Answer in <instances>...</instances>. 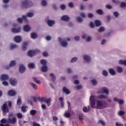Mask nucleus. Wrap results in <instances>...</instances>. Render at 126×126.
Wrapping results in <instances>:
<instances>
[{
    "mask_svg": "<svg viewBox=\"0 0 126 126\" xmlns=\"http://www.w3.org/2000/svg\"><path fill=\"white\" fill-rule=\"evenodd\" d=\"M91 107L95 109H105L107 108V103H103L100 100H95V97L91 95L90 97Z\"/></svg>",
    "mask_w": 126,
    "mask_h": 126,
    "instance_id": "obj_1",
    "label": "nucleus"
},
{
    "mask_svg": "<svg viewBox=\"0 0 126 126\" xmlns=\"http://www.w3.org/2000/svg\"><path fill=\"white\" fill-rule=\"evenodd\" d=\"M22 5L24 8H28L32 6V2L26 0L22 2Z\"/></svg>",
    "mask_w": 126,
    "mask_h": 126,
    "instance_id": "obj_2",
    "label": "nucleus"
},
{
    "mask_svg": "<svg viewBox=\"0 0 126 126\" xmlns=\"http://www.w3.org/2000/svg\"><path fill=\"white\" fill-rule=\"evenodd\" d=\"M41 102H45L47 104V106L50 107L51 106V102H52V99L51 98H47V97H42Z\"/></svg>",
    "mask_w": 126,
    "mask_h": 126,
    "instance_id": "obj_3",
    "label": "nucleus"
},
{
    "mask_svg": "<svg viewBox=\"0 0 126 126\" xmlns=\"http://www.w3.org/2000/svg\"><path fill=\"white\" fill-rule=\"evenodd\" d=\"M1 109L3 112V114L4 113H8L9 112V109L8 108V106H7V103H5L3 104L1 107Z\"/></svg>",
    "mask_w": 126,
    "mask_h": 126,
    "instance_id": "obj_4",
    "label": "nucleus"
},
{
    "mask_svg": "<svg viewBox=\"0 0 126 126\" xmlns=\"http://www.w3.org/2000/svg\"><path fill=\"white\" fill-rule=\"evenodd\" d=\"M40 52V50H30L28 52V56L29 57H33L34 55H36V54H38V53Z\"/></svg>",
    "mask_w": 126,
    "mask_h": 126,
    "instance_id": "obj_5",
    "label": "nucleus"
},
{
    "mask_svg": "<svg viewBox=\"0 0 126 126\" xmlns=\"http://www.w3.org/2000/svg\"><path fill=\"white\" fill-rule=\"evenodd\" d=\"M9 82L12 86H16L17 85V80L16 79H10Z\"/></svg>",
    "mask_w": 126,
    "mask_h": 126,
    "instance_id": "obj_6",
    "label": "nucleus"
},
{
    "mask_svg": "<svg viewBox=\"0 0 126 126\" xmlns=\"http://www.w3.org/2000/svg\"><path fill=\"white\" fill-rule=\"evenodd\" d=\"M100 91H101L102 93H105L106 96L109 95V90L106 87L102 88Z\"/></svg>",
    "mask_w": 126,
    "mask_h": 126,
    "instance_id": "obj_7",
    "label": "nucleus"
},
{
    "mask_svg": "<svg viewBox=\"0 0 126 126\" xmlns=\"http://www.w3.org/2000/svg\"><path fill=\"white\" fill-rule=\"evenodd\" d=\"M16 64V62L14 60L11 61L9 66H6L5 67V69H9V67L11 66H14Z\"/></svg>",
    "mask_w": 126,
    "mask_h": 126,
    "instance_id": "obj_8",
    "label": "nucleus"
},
{
    "mask_svg": "<svg viewBox=\"0 0 126 126\" xmlns=\"http://www.w3.org/2000/svg\"><path fill=\"white\" fill-rule=\"evenodd\" d=\"M17 121V119H16V118L13 117L12 119L9 118L7 122L9 124H15Z\"/></svg>",
    "mask_w": 126,
    "mask_h": 126,
    "instance_id": "obj_9",
    "label": "nucleus"
},
{
    "mask_svg": "<svg viewBox=\"0 0 126 126\" xmlns=\"http://www.w3.org/2000/svg\"><path fill=\"white\" fill-rule=\"evenodd\" d=\"M21 31V28L19 27L17 29L14 28L11 29V32L12 33H19Z\"/></svg>",
    "mask_w": 126,
    "mask_h": 126,
    "instance_id": "obj_10",
    "label": "nucleus"
},
{
    "mask_svg": "<svg viewBox=\"0 0 126 126\" xmlns=\"http://www.w3.org/2000/svg\"><path fill=\"white\" fill-rule=\"evenodd\" d=\"M59 41L62 45V47H66L67 46V42L66 41H64L62 40V37H59Z\"/></svg>",
    "mask_w": 126,
    "mask_h": 126,
    "instance_id": "obj_11",
    "label": "nucleus"
},
{
    "mask_svg": "<svg viewBox=\"0 0 126 126\" xmlns=\"http://www.w3.org/2000/svg\"><path fill=\"white\" fill-rule=\"evenodd\" d=\"M25 69H26V68L25 67V66H24V65L23 64L20 65L19 70L21 73H23V72L25 71Z\"/></svg>",
    "mask_w": 126,
    "mask_h": 126,
    "instance_id": "obj_12",
    "label": "nucleus"
},
{
    "mask_svg": "<svg viewBox=\"0 0 126 126\" xmlns=\"http://www.w3.org/2000/svg\"><path fill=\"white\" fill-rule=\"evenodd\" d=\"M107 98H108V95H105L104 94H100L96 96V99H99L100 100L107 99Z\"/></svg>",
    "mask_w": 126,
    "mask_h": 126,
    "instance_id": "obj_13",
    "label": "nucleus"
},
{
    "mask_svg": "<svg viewBox=\"0 0 126 126\" xmlns=\"http://www.w3.org/2000/svg\"><path fill=\"white\" fill-rule=\"evenodd\" d=\"M14 40L16 43H20L21 41L22 40L21 37L19 36H16L14 38Z\"/></svg>",
    "mask_w": 126,
    "mask_h": 126,
    "instance_id": "obj_14",
    "label": "nucleus"
},
{
    "mask_svg": "<svg viewBox=\"0 0 126 126\" xmlns=\"http://www.w3.org/2000/svg\"><path fill=\"white\" fill-rule=\"evenodd\" d=\"M61 19L63 21H69V20L70 19L69 17L67 15H63L61 17Z\"/></svg>",
    "mask_w": 126,
    "mask_h": 126,
    "instance_id": "obj_15",
    "label": "nucleus"
},
{
    "mask_svg": "<svg viewBox=\"0 0 126 126\" xmlns=\"http://www.w3.org/2000/svg\"><path fill=\"white\" fill-rule=\"evenodd\" d=\"M9 76L7 74H2L1 75L0 79L1 80H7L8 79Z\"/></svg>",
    "mask_w": 126,
    "mask_h": 126,
    "instance_id": "obj_16",
    "label": "nucleus"
},
{
    "mask_svg": "<svg viewBox=\"0 0 126 126\" xmlns=\"http://www.w3.org/2000/svg\"><path fill=\"white\" fill-rule=\"evenodd\" d=\"M27 46H28V42H24L22 44V50H23V51H26Z\"/></svg>",
    "mask_w": 126,
    "mask_h": 126,
    "instance_id": "obj_17",
    "label": "nucleus"
},
{
    "mask_svg": "<svg viewBox=\"0 0 126 126\" xmlns=\"http://www.w3.org/2000/svg\"><path fill=\"white\" fill-rule=\"evenodd\" d=\"M113 100L115 102H118L120 105H122V104H124V103L123 100L119 99L117 97H114Z\"/></svg>",
    "mask_w": 126,
    "mask_h": 126,
    "instance_id": "obj_18",
    "label": "nucleus"
},
{
    "mask_svg": "<svg viewBox=\"0 0 126 126\" xmlns=\"http://www.w3.org/2000/svg\"><path fill=\"white\" fill-rule=\"evenodd\" d=\"M23 29L25 32H29L31 30V28L28 25H26L24 27Z\"/></svg>",
    "mask_w": 126,
    "mask_h": 126,
    "instance_id": "obj_19",
    "label": "nucleus"
},
{
    "mask_svg": "<svg viewBox=\"0 0 126 126\" xmlns=\"http://www.w3.org/2000/svg\"><path fill=\"white\" fill-rule=\"evenodd\" d=\"M47 23L48 26L52 27L54 24H55V22L53 20H48L47 21Z\"/></svg>",
    "mask_w": 126,
    "mask_h": 126,
    "instance_id": "obj_20",
    "label": "nucleus"
},
{
    "mask_svg": "<svg viewBox=\"0 0 126 126\" xmlns=\"http://www.w3.org/2000/svg\"><path fill=\"white\" fill-rule=\"evenodd\" d=\"M63 91L64 93H65L67 95L70 94V92L65 87H63Z\"/></svg>",
    "mask_w": 126,
    "mask_h": 126,
    "instance_id": "obj_21",
    "label": "nucleus"
},
{
    "mask_svg": "<svg viewBox=\"0 0 126 126\" xmlns=\"http://www.w3.org/2000/svg\"><path fill=\"white\" fill-rule=\"evenodd\" d=\"M84 60L86 61L87 63H89L90 61H91V58L87 55L84 56Z\"/></svg>",
    "mask_w": 126,
    "mask_h": 126,
    "instance_id": "obj_22",
    "label": "nucleus"
},
{
    "mask_svg": "<svg viewBox=\"0 0 126 126\" xmlns=\"http://www.w3.org/2000/svg\"><path fill=\"white\" fill-rule=\"evenodd\" d=\"M8 94L9 96H15L16 93H15L14 91L10 90L8 91Z\"/></svg>",
    "mask_w": 126,
    "mask_h": 126,
    "instance_id": "obj_23",
    "label": "nucleus"
},
{
    "mask_svg": "<svg viewBox=\"0 0 126 126\" xmlns=\"http://www.w3.org/2000/svg\"><path fill=\"white\" fill-rule=\"evenodd\" d=\"M83 110L84 113H88L90 111V107L89 106H88V108L87 107H84Z\"/></svg>",
    "mask_w": 126,
    "mask_h": 126,
    "instance_id": "obj_24",
    "label": "nucleus"
},
{
    "mask_svg": "<svg viewBox=\"0 0 126 126\" xmlns=\"http://www.w3.org/2000/svg\"><path fill=\"white\" fill-rule=\"evenodd\" d=\"M96 13H97V14H99V15H103L104 14V12L103 11V10L101 9H98L96 10Z\"/></svg>",
    "mask_w": 126,
    "mask_h": 126,
    "instance_id": "obj_25",
    "label": "nucleus"
},
{
    "mask_svg": "<svg viewBox=\"0 0 126 126\" xmlns=\"http://www.w3.org/2000/svg\"><path fill=\"white\" fill-rule=\"evenodd\" d=\"M47 71H48V67L47 66V65L43 66L41 67V71H42V72H47Z\"/></svg>",
    "mask_w": 126,
    "mask_h": 126,
    "instance_id": "obj_26",
    "label": "nucleus"
},
{
    "mask_svg": "<svg viewBox=\"0 0 126 126\" xmlns=\"http://www.w3.org/2000/svg\"><path fill=\"white\" fill-rule=\"evenodd\" d=\"M108 71L111 75H115L116 74V71H115V70L113 68H110Z\"/></svg>",
    "mask_w": 126,
    "mask_h": 126,
    "instance_id": "obj_27",
    "label": "nucleus"
},
{
    "mask_svg": "<svg viewBox=\"0 0 126 126\" xmlns=\"http://www.w3.org/2000/svg\"><path fill=\"white\" fill-rule=\"evenodd\" d=\"M94 24L96 27H99V26H101V22L98 20H96L94 21Z\"/></svg>",
    "mask_w": 126,
    "mask_h": 126,
    "instance_id": "obj_28",
    "label": "nucleus"
},
{
    "mask_svg": "<svg viewBox=\"0 0 126 126\" xmlns=\"http://www.w3.org/2000/svg\"><path fill=\"white\" fill-rule=\"evenodd\" d=\"M31 37L32 39H36V38L38 37V35H37V33L35 32H32L31 34Z\"/></svg>",
    "mask_w": 126,
    "mask_h": 126,
    "instance_id": "obj_29",
    "label": "nucleus"
},
{
    "mask_svg": "<svg viewBox=\"0 0 126 126\" xmlns=\"http://www.w3.org/2000/svg\"><path fill=\"white\" fill-rule=\"evenodd\" d=\"M33 101L35 102H36L38 101H40V102H42V97H33Z\"/></svg>",
    "mask_w": 126,
    "mask_h": 126,
    "instance_id": "obj_30",
    "label": "nucleus"
},
{
    "mask_svg": "<svg viewBox=\"0 0 126 126\" xmlns=\"http://www.w3.org/2000/svg\"><path fill=\"white\" fill-rule=\"evenodd\" d=\"M28 107L27 106H22L21 107V111L23 112V113H26L27 112V110H26Z\"/></svg>",
    "mask_w": 126,
    "mask_h": 126,
    "instance_id": "obj_31",
    "label": "nucleus"
},
{
    "mask_svg": "<svg viewBox=\"0 0 126 126\" xmlns=\"http://www.w3.org/2000/svg\"><path fill=\"white\" fill-rule=\"evenodd\" d=\"M40 63L43 65V66L47 65V61L44 59L40 60Z\"/></svg>",
    "mask_w": 126,
    "mask_h": 126,
    "instance_id": "obj_32",
    "label": "nucleus"
},
{
    "mask_svg": "<svg viewBox=\"0 0 126 126\" xmlns=\"http://www.w3.org/2000/svg\"><path fill=\"white\" fill-rule=\"evenodd\" d=\"M28 66L29 68H35V64L34 63H30L28 64Z\"/></svg>",
    "mask_w": 126,
    "mask_h": 126,
    "instance_id": "obj_33",
    "label": "nucleus"
},
{
    "mask_svg": "<svg viewBox=\"0 0 126 126\" xmlns=\"http://www.w3.org/2000/svg\"><path fill=\"white\" fill-rule=\"evenodd\" d=\"M32 79H33V81H34V82H35L37 84H41V81L40 80H37V78L33 77Z\"/></svg>",
    "mask_w": 126,
    "mask_h": 126,
    "instance_id": "obj_34",
    "label": "nucleus"
},
{
    "mask_svg": "<svg viewBox=\"0 0 126 126\" xmlns=\"http://www.w3.org/2000/svg\"><path fill=\"white\" fill-rule=\"evenodd\" d=\"M30 113L32 116H35L37 113V111H36V110L32 109L30 111Z\"/></svg>",
    "mask_w": 126,
    "mask_h": 126,
    "instance_id": "obj_35",
    "label": "nucleus"
},
{
    "mask_svg": "<svg viewBox=\"0 0 126 126\" xmlns=\"http://www.w3.org/2000/svg\"><path fill=\"white\" fill-rule=\"evenodd\" d=\"M50 76L52 77V81H53V82H55V81L56 80V76H55V74H54V73H51L50 74Z\"/></svg>",
    "mask_w": 126,
    "mask_h": 126,
    "instance_id": "obj_36",
    "label": "nucleus"
},
{
    "mask_svg": "<svg viewBox=\"0 0 126 126\" xmlns=\"http://www.w3.org/2000/svg\"><path fill=\"white\" fill-rule=\"evenodd\" d=\"M30 85L35 90H37L38 88V87L37 86V85L33 83H31Z\"/></svg>",
    "mask_w": 126,
    "mask_h": 126,
    "instance_id": "obj_37",
    "label": "nucleus"
},
{
    "mask_svg": "<svg viewBox=\"0 0 126 126\" xmlns=\"http://www.w3.org/2000/svg\"><path fill=\"white\" fill-rule=\"evenodd\" d=\"M117 71L119 73H122V72L123 71L124 69H123L122 67L120 66H117Z\"/></svg>",
    "mask_w": 126,
    "mask_h": 126,
    "instance_id": "obj_38",
    "label": "nucleus"
},
{
    "mask_svg": "<svg viewBox=\"0 0 126 126\" xmlns=\"http://www.w3.org/2000/svg\"><path fill=\"white\" fill-rule=\"evenodd\" d=\"M64 116L65 117V118H70L71 117V115H70V113L68 112H65L64 113Z\"/></svg>",
    "mask_w": 126,
    "mask_h": 126,
    "instance_id": "obj_39",
    "label": "nucleus"
},
{
    "mask_svg": "<svg viewBox=\"0 0 126 126\" xmlns=\"http://www.w3.org/2000/svg\"><path fill=\"white\" fill-rule=\"evenodd\" d=\"M41 4L43 6H46V5L48 4V3L47 2V1H46V0H42L41 1Z\"/></svg>",
    "mask_w": 126,
    "mask_h": 126,
    "instance_id": "obj_40",
    "label": "nucleus"
},
{
    "mask_svg": "<svg viewBox=\"0 0 126 126\" xmlns=\"http://www.w3.org/2000/svg\"><path fill=\"white\" fill-rule=\"evenodd\" d=\"M119 63L120 64H124V65L126 66V60H120Z\"/></svg>",
    "mask_w": 126,
    "mask_h": 126,
    "instance_id": "obj_41",
    "label": "nucleus"
},
{
    "mask_svg": "<svg viewBox=\"0 0 126 126\" xmlns=\"http://www.w3.org/2000/svg\"><path fill=\"white\" fill-rule=\"evenodd\" d=\"M16 48H17L16 44H11L10 45V50H13L14 49H16Z\"/></svg>",
    "mask_w": 126,
    "mask_h": 126,
    "instance_id": "obj_42",
    "label": "nucleus"
},
{
    "mask_svg": "<svg viewBox=\"0 0 126 126\" xmlns=\"http://www.w3.org/2000/svg\"><path fill=\"white\" fill-rule=\"evenodd\" d=\"M17 117L18 119H22L23 118V115L22 113H18L17 114Z\"/></svg>",
    "mask_w": 126,
    "mask_h": 126,
    "instance_id": "obj_43",
    "label": "nucleus"
},
{
    "mask_svg": "<svg viewBox=\"0 0 126 126\" xmlns=\"http://www.w3.org/2000/svg\"><path fill=\"white\" fill-rule=\"evenodd\" d=\"M27 16H28V17H33L34 14L32 12H29L27 14Z\"/></svg>",
    "mask_w": 126,
    "mask_h": 126,
    "instance_id": "obj_44",
    "label": "nucleus"
},
{
    "mask_svg": "<svg viewBox=\"0 0 126 126\" xmlns=\"http://www.w3.org/2000/svg\"><path fill=\"white\" fill-rule=\"evenodd\" d=\"M105 31V28L103 27H100L98 30V32H104Z\"/></svg>",
    "mask_w": 126,
    "mask_h": 126,
    "instance_id": "obj_45",
    "label": "nucleus"
},
{
    "mask_svg": "<svg viewBox=\"0 0 126 126\" xmlns=\"http://www.w3.org/2000/svg\"><path fill=\"white\" fill-rule=\"evenodd\" d=\"M125 111L121 110L118 112V116H123V115H125Z\"/></svg>",
    "mask_w": 126,
    "mask_h": 126,
    "instance_id": "obj_46",
    "label": "nucleus"
},
{
    "mask_svg": "<svg viewBox=\"0 0 126 126\" xmlns=\"http://www.w3.org/2000/svg\"><path fill=\"white\" fill-rule=\"evenodd\" d=\"M76 20L78 22H82V21H83V19H82V18H81L80 17H77L76 18Z\"/></svg>",
    "mask_w": 126,
    "mask_h": 126,
    "instance_id": "obj_47",
    "label": "nucleus"
},
{
    "mask_svg": "<svg viewBox=\"0 0 126 126\" xmlns=\"http://www.w3.org/2000/svg\"><path fill=\"white\" fill-rule=\"evenodd\" d=\"M102 74L104 76H107L108 75V71L106 70H104L102 71Z\"/></svg>",
    "mask_w": 126,
    "mask_h": 126,
    "instance_id": "obj_48",
    "label": "nucleus"
},
{
    "mask_svg": "<svg viewBox=\"0 0 126 126\" xmlns=\"http://www.w3.org/2000/svg\"><path fill=\"white\" fill-rule=\"evenodd\" d=\"M121 7H126V3L125 2H122L120 5Z\"/></svg>",
    "mask_w": 126,
    "mask_h": 126,
    "instance_id": "obj_49",
    "label": "nucleus"
},
{
    "mask_svg": "<svg viewBox=\"0 0 126 126\" xmlns=\"http://www.w3.org/2000/svg\"><path fill=\"white\" fill-rule=\"evenodd\" d=\"M76 61H77V58L76 57H73L71 60V63H74Z\"/></svg>",
    "mask_w": 126,
    "mask_h": 126,
    "instance_id": "obj_50",
    "label": "nucleus"
},
{
    "mask_svg": "<svg viewBox=\"0 0 126 126\" xmlns=\"http://www.w3.org/2000/svg\"><path fill=\"white\" fill-rule=\"evenodd\" d=\"M113 15L115 16V17H118V16H119V12L117 11L114 12Z\"/></svg>",
    "mask_w": 126,
    "mask_h": 126,
    "instance_id": "obj_51",
    "label": "nucleus"
},
{
    "mask_svg": "<svg viewBox=\"0 0 126 126\" xmlns=\"http://www.w3.org/2000/svg\"><path fill=\"white\" fill-rule=\"evenodd\" d=\"M92 83L93 84V85H96L97 84V81L95 79H93L92 80Z\"/></svg>",
    "mask_w": 126,
    "mask_h": 126,
    "instance_id": "obj_52",
    "label": "nucleus"
},
{
    "mask_svg": "<svg viewBox=\"0 0 126 126\" xmlns=\"http://www.w3.org/2000/svg\"><path fill=\"white\" fill-rule=\"evenodd\" d=\"M17 104L18 106H20L21 105V99L19 98L17 100Z\"/></svg>",
    "mask_w": 126,
    "mask_h": 126,
    "instance_id": "obj_53",
    "label": "nucleus"
},
{
    "mask_svg": "<svg viewBox=\"0 0 126 126\" xmlns=\"http://www.w3.org/2000/svg\"><path fill=\"white\" fill-rule=\"evenodd\" d=\"M60 8L62 10H63L64 9H65V5L64 4H62L60 6Z\"/></svg>",
    "mask_w": 126,
    "mask_h": 126,
    "instance_id": "obj_54",
    "label": "nucleus"
},
{
    "mask_svg": "<svg viewBox=\"0 0 126 126\" xmlns=\"http://www.w3.org/2000/svg\"><path fill=\"white\" fill-rule=\"evenodd\" d=\"M68 6L69 7L72 8L74 6L73 3L72 2H70L68 3Z\"/></svg>",
    "mask_w": 126,
    "mask_h": 126,
    "instance_id": "obj_55",
    "label": "nucleus"
},
{
    "mask_svg": "<svg viewBox=\"0 0 126 126\" xmlns=\"http://www.w3.org/2000/svg\"><path fill=\"white\" fill-rule=\"evenodd\" d=\"M17 21L18 22H19V23H22L23 20L22 19V18H18L17 19Z\"/></svg>",
    "mask_w": 126,
    "mask_h": 126,
    "instance_id": "obj_56",
    "label": "nucleus"
},
{
    "mask_svg": "<svg viewBox=\"0 0 126 126\" xmlns=\"http://www.w3.org/2000/svg\"><path fill=\"white\" fill-rule=\"evenodd\" d=\"M2 84L3 85H4V86H8V82L4 81H3L2 82Z\"/></svg>",
    "mask_w": 126,
    "mask_h": 126,
    "instance_id": "obj_57",
    "label": "nucleus"
},
{
    "mask_svg": "<svg viewBox=\"0 0 126 126\" xmlns=\"http://www.w3.org/2000/svg\"><path fill=\"white\" fill-rule=\"evenodd\" d=\"M99 124H100L101 125H102V126H105V122H104V121L100 120L98 121Z\"/></svg>",
    "mask_w": 126,
    "mask_h": 126,
    "instance_id": "obj_58",
    "label": "nucleus"
},
{
    "mask_svg": "<svg viewBox=\"0 0 126 126\" xmlns=\"http://www.w3.org/2000/svg\"><path fill=\"white\" fill-rule=\"evenodd\" d=\"M43 57H48V53L46 51H44L42 53Z\"/></svg>",
    "mask_w": 126,
    "mask_h": 126,
    "instance_id": "obj_59",
    "label": "nucleus"
},
{
    "mask_svg": "<svg viewBox=\"0 0 126 126\" xmlns=\"http://www.w3.org/2000/svg\"><path fill=\"white\" fill-rule=\"evenodd\" d=\"M106 8H107V9H111L112 6L109 4H107L106 5Z\"/></svg>",
    "mask_w": 126,
    "mask_h": 126,
    "instance_id": "obj_60",
    "label": "nucleus"
},
{
    "mask_svg": "<svg viewBox=\"0 0 126 126\" xmlns=\"http://www.w3.org/2000/svg\"><path fill=\"white\" fill-rule=\"evenodd\" d=\"M53 121L56 122V121H58V120H59V118H58V117L55 116L53 117Z\"/></svg>",
    "mask_w": 126,
    "mask_h": 126,
    "instance_id": "obj_61",
    "label": "nucleus"
},
{
    "mask_svg": "<svg viewBox=\"0 0 126 126\" xmlns=\"http://www.w3.org/2000/svg\"><path fill=\"white\" fill-rule=\"evenodd\" d=\"M90 27L91 28H94V24L92 22L90 23Z\"/></svg>",
    "mask_w": 126,
    "mask_h": 126,
    "instance_id": "obj_62",
    "label": "nucleus"
},
{
    "mask_svg": "<svg viewBox=\"0 0 126 126\" xmlns=\"http://www.w3.org/2000/svg\"><path fill=\"white\" fill-rule=\"evenodd\" d=\"M32 125L33 126H41L40 124L36 123V122H33Z\"/></svg>",
    "mask_w": 126,
    "mask_h": 126,
    "instance_id": "obj_63",
    "label": "nucleus"
},
{
    "mask_svg": "<svg viewBox=\"0 0 126 126\" xmlns=\"http://www.w3.org/2000/svg\"><path fill=\"white\" fill-rule=\"evenodd\" d=\"M115 125H116V126H124L123 124H120V123H119L118 122H116Z\"/></svg>",
    "mask_w": 126,
    "mask_h": 126,
    "instance_id": "obj_64",
    "label": "nucleus"
}]
</instances>
